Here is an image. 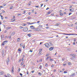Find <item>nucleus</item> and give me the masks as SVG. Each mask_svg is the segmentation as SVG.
I'll return each instance as SVG.
<instances>
[{"instance_id":"50","label":"nucleus","mask_w":77,"mask_h":77,"mask_svg":"<svg viewBox=\"0 0 77 77\" xmlns=\"http://www.w3.org/2000/svg\"><path fill=\"white\" fill-rule=\"evenodd\" d=\"M40 22V21H38L37 22V23H39Z\"/></svg>"},{"instance_id":"10","label":"nucleus","mask_w":77,"mask_h":77,"mask_svg":"<svg viewBox=\"0 0 77 77\" xmlns=\"http://www.w3.org/2000/svg\"><path fill=\"white\" fill-rule=\"evenodd\" d=\"M54 49V47H52L51 48H50L49 49V50L50 51H52Z\"/></svg>"},{"instance_id":"44","label":"nucleus","mask_w":77,"mask_h":77,"mask_svg":"<svg viewBox=\"0 0 77 77\" xmlns=\"http://www.w3.org/2000/svg\"><path fill=\"white\" fill-rule=\"evenodd\" d=\"M72 13H69V16H70V15L71 14H72Z\"/></svg>"},{"instance_id":"59","label":"nucleus","mask_w":77,"mask_h":77,"mask_svg":"<svg viewBox=\"0 0 77 77\" xmlns=\"http://www.w3.org/2000/svg\"><path fill=\"white\" fill-rule=\"evenodd\" d=\"M30 18H30V17H28V19H30Z\"/></svg>"},{"instance_id":"46","label":"nucleus","mask_w":77,"mask_h":77,"mask_svg":"<svg viewBox=\"0 0 77 77\" xmlns=\"http://www.w3.org/2000/svg\"><path fill=\"white\" fill-rule=\"evenodd\" d=\"M33 51L32 50H30L29 51V52H32Z\"/></svg>"},{"instance_id":"62","label":"nucleus","mask_w":77,"mask_h":77,"mask_svg":"<svg viewBox=\"0 0 77 77\" xmlns=\"http://www.w3.org/2000/svg\"><path fill=\"white\" fill-rule=\"evenodd\" d=\"M73 45H75V42H74V43H73Z\"/></svg>"},{"instance_id":"34","label":"nucleus","mask_w":77,"mask_h":77,"mask_svg":"<svg viewBox=\"0 0 77 77\" xmlns=\"http://www.w3.org/2000/svg\"><path fill=\"white\" fill-rule=\"evenodd\" d=\"M0 16L1 17L2 19L3 20V19L4 18L3 16H2L1 15Z\"/></svg>"},{"instance_id":"41","label":"nucleus","mask_w":77,"mask_h":77,"mask_svg":"<svg viewBox=\"0 0 77 77\" xmlns=\"http://www.w3.org/2000/svg\"><path fill=\"white\" fill-rule=\"evenodd\" d=\"M48 66V65L47 64V63H46L45 64V66L46 67H47Z\"/></svg>"},{"instance_id":"39","label":"nucleus","mask_w":77,"mask_h":77,"mask_svg":"<svg viewBox=\"0 0 77 77\" xmlns=\"http://www.w3.org/2000/svg\"><path fill=\"white\" fill-rule=\"evenodd\" d=\"M21 60L22 61H23L24 60V58L22 57Z\"/></svg>"},{"instance_id":"13","label":"nucleus","mask_w":77,"mask_h":77,"mask_svg":"<svg viewBox=\"0 0 77 77\" xmlns=\"http://www.w3.org/2000/svg\"><path fill=\"white\" fill-rule=\"evenodd\" d=\"M1 38L2 39H3V38L4 37V35L3 34H2L1 35Z\"/></svg>"},{"instance_id":"53","label":"nucleus","mask_w":77,"mask_h":77,"mask_svg":"<svg viewBox=\"0 0 77 77\" xmlns=\"http://www.w3.org/2000/svg\"><path fill=\"white\" fill-rule=\"evenodd\" d=\"M31 72H32V73H33V72H34V70L32 71H31Z\"/></svg>"},{"instance_id":"43","label":"nucleus","mask_w":77,"mask_h":77,"mask_svg":"<svg viewBox=\"0 0 77 77\" xmlns=\"http://www.w3.org/2000/svg\"><path fill=\"white\" fill-rule=\"evenodd\" d=\"M5 11H2V13H5Z\"/></svg>"},{"instance_id":"5","label":"nucleus","mask_w":77,"mask_h":77,"mask_svg":"<svg viewBox=\"0 0 77 77\" xmlns=\"http://www.w3.org/2000/svg\"><path fill=\"white\" fill-rule=\"evenodd\" d=\"M7 75L8 76H7L6 75H5V77H11V75L10 74L8 73Z\"/></svg>"},{"instance_id":"6","label":"nucleus","mask_w":77,"mask_h":77,"mask_svg":"<svg viewBox=\"0 0 77 77\" xmlns=\"http://www.w3.org/2000/svg\"><path fill=\"white\" fill-rule=\"evenodd\" d=\"M75 73H72V74L70 75V77H74L75 76Z\"/></svg>"},{"instance_id":"21","label":"nucleus","mask_w":77,"mask_h":77,"mask_svg":"<svg viewBox=\"0 0 77 77\" xmlns=\"http://www.w3.org/2000/svg\"><path fill=\"white\" fill-rule=\"evenodd\" d=\"M11 27H9V26L7 27V30H8V29H11Z\"/></svg>"},{"instance_id":"35","label":"nucleus","mask_w":77,"mask_h":77,"mask_svg":"<svg viewBox=\"0 0 77 77\" xmlns=\"http://www.w3.org/2000/svg\"><path fill=\"white\" fill-rule=\"evenodd\" d=\"M51 13V12L49 11V12H48L47 14H48H48H50Z\"/></svg>"},{"instance_id":"26","label":"nucleus","mask_w":77,"mask_h":77,"mask_svg":"<svg viewBox=\"0 0 77 77\" xmlns=\"http://www.w3.org/2000/svg\"><path fill=\"white\" fill-rule=\"evenodd\" d=\"M23 64H24L23 62H22L21 63V64L20 65L21 66H22L23 65Z\"/></svg>"},{"instance_id":"7","label":"nucleus","mask_w":77,"mask_h":77,"mask_svg":"<svg viewBox=\"0 0 77 77\" xmlns=\"http://www.w3.org/2000/svg\"><path fill=\"white\" fill-rule=\"evenodd\" d=\"M30 28L32 29H35V27L33 26H30Z\"/></svg>"},{"instance_id":"38","label":"nucleus","mask_w":77,"mask_h":77,"mask_svg":"<svg viewBox=\"0 0 77 77\" xmlns=\"http://www.w3.org/2000/svg\"><path fill=\"white\" fill-rule=\"evenodd\" d=\"M67 72H67L66 71H64V74L67 73Z\"/></svg>"},{"instance_id":"57","label":"nucleus","mask_w":77,"mask_h":77,"mask_svg":"<svg viewBox=\"0 0 77 77\" xmlns=\"http://www.w3.org/2000/svg\"><path fill=\"white\" fill-rule=\"evenodd\" d=\"M13 18L14 19L15 18V16H13Z\"/></svg>"},{"instance_id":"60","label":"nucleus","mask_w":77,"mask_h":77,"mask_svg":"<svg viewBox=\"0 0 77 77\" xmlns=\"http://www.w3.org/2000/svg\"><path fill=\"white\" fill-rule=\"evenodd\" d=\"M56 69H54V72H56Z\"/></svg>"},{"instance_id":"27","label":"nucleus","mask_w":77,"mask_h":77,"mask_svg":"<svg viewBox=\"0 0 77 77\" xmlns=\"http://www.w3.org/2000/svg\"><path fill=\"white\" fill-rule=\"evenodd\" d=\"M43 26L42 25H40L38 26V27H42Z\"/></svg>"},{"instance_id":"36","label":"nucleus","mask_w":77,"mask_h":77,"mask_svg":"<svg viewBox=\"0 0 77 77\" xmlns=\"http://www.w3.org/2000/svg\"><path fill=\"white\" fill-rule=\"evenodd\" d=\"M53 60H54V59H50V61H53Z\"/></svg>"},{"instance_id":"61","label":"nucleus","mask_w":77,"mask_h":77,"mask_svg":"<svg viewBox=\"0 0 77 77\" xmlns=\"http://www.w3.org/2000/svg\"><path fill=\"white\" fill-rule=\"evenodd\" d=\"M66 65V64H63V66H65V65Z\"/></svg>"},{"instance_id":"48","label":"nucleus","mask_w":77,"mask_h":77,"mask_svg":"<svg viewBox=\"0 0 77 77\" xmlns=\"http://www.w3.org/2000/svg\"><path fill=\"white\" fill-rule=\"evenodd\" d=\"M7 32V31L6 30H5V32H4V33H6V32Z\"/></svg>"},{"instance_id":"45","label":"nucleus","mask_w":77,"mask_h":77,"mask_svg":"<svg viewBox=\"0 0 77 77\" xmlns=\"http://www.w3.org/2000/svg\"><path fill=\"white\" fill-rule=\"evenodd\" d=\"M26 25H27V24H26V23L23 24V26H26Z\"/></svg>"},{"instance_id":"17","label":"nucleus","mask_w":77,"mask_h":77,"mask_svg":"<svg viewBox=\"0 0 77 77\" xmlns=\"http://www.w3.org/2000/svg\"><path fill=\"white\" fill-rule=\"evenodd\" d=\"M27 35L29 36V37L32 36V35H31V34H27Z\"/></svg>"},{"instance_id":"51","label":"nucleus","mask_w":77,"mask_h":77,"mask_svg":"<svg viewBox=\"0 0 77 77\" xmlns=\"http://www.w3.org/2000/svg\"><path fill=\"white\" fill-rule=\"evenodd\" d=\"M49 8L48 7L47 8H46V10H48V9H49Z\"/></svg>"},{"instance_id":"52","label":"nucleus","mask_w":77,"mask_h":77,"mask_svg":"<svg viewBox=\"0 0 77 77\" xmlns=\"http://www.w3.org/2000/svg\"><path fill=\"white\" fill-rule=\"evenodd\" d=\"M20 75L21 76H22L23 75V74L22 73H20Z\"/></svg>"},{"instance_id":"63","label":"nucleus","mask_w":77,"mask_h":77,"mask_svg":"<svg viewBox=\"0 0 77 77\" xmlns=\"http://www.w3.org/2000/svg\"><path fill=\"white\" fill-rule=\"evenodd\" d=\"M54 14H51V15H54Z\"/></svg>"},{"instance_id":"47","label":"nucleus","mask_w":77,"mask_h":77,"mask_svg":"<svg viewBox=\"0 0 77 77\" xmlns=\"http://www.w3.org/2000/svg\"><path fill=\"white\" fill-rule=\"evenodd\" d=\"M71 55L72 56H75V54H71Z\"/></svg>"},{"instance_id":"11","label":"nucleus","mask_w":77,"mask_h":77,"mask_svg":"<svg viewBox=\"0 0 77 77\" xmlns=\"http://www.w3.org/2000/svg\"><path fill=\"white\" fill-rule=\"evenodd\" d=\"M14 66H13L12 67V69L11 70V73H13L14 72Z\"/></svg>"},{"instance_id":"18","label":"nucleus","mask_w":77,"mask_h":77,"mask_svg":"<svg viewBox=\"0 0 77 77\" xmlns=\"http://www.w3.org/2000/svg\"><path fill=\"white\" fill-rule=\"evenodd\" d=\"M14 8L13 6H11L10 7V9H13Z\"/></svg>"},{"instance_id":"16","label":"nucleus","mask_w":77,"mask_h":77,"mask_svg":"<svg viewBox=\"0 0 77 77\" xmlns=\"http://www.w3.org/2000/svg\"><path fill=\"white\" fill-rule=\"evenodd\" d=\"M4 74V72H2L0 73V75H2Z\"/></svg>"},{"instance_id":"22","label":"nucleus","mask_w":77,"mask_h":77,"mask_svg":"<svg viewBox=\"0 0 77 77\" xmlns=\"http://www.w3.org/2000/svg\"><path fill=\"white\" fill-rule=\"evenodd\" d=\"M18 51L19 52H21V48H19V49H18Z\"/></svg>"},{"instance_id":"1","label":"nucleus","mask_w":77,"mask_h":77,"mask_svg":"<svg viewBox=\"0 0 77 77\" xmlns=\"http://www.w3.org/2000/svg\"><path fill=\"white\" fill-rule=\"evenodd\" d=\"M8 42V41L7 40H5L4 42H3L2 45H5V44H6V43H7Z\"/></svg>"},{"instance_id":"3","label":"nucleus","mask_w":77,"mask_h":77,"mask_svg":"<svg viewBox=\"0 0 77 77\" xmlns=\"http://www.w3.org/2000/svg\"><path fill=\"white\" fill-rule=\"evenodd\" d=\"M28 29L27 28H24L23 31L24 32H26L28 31Z\"/></svg>"},{"instance_id":"31","label":"nucleus","mask_w":77,"mask_h":77,"mask_svg":"<svg viewBox=\"0 0 77 77\" xmlns=\"http://www.w3.org/2000/svg\"><path fill=\"white\" fill-rule=\"evenodd\" d=\"M19 28L20 29H23V28H24V27L23 26H20Z\"/></svg>"},{"instance_id":"4","label":"nucleus","mask_w":77,"mask_h":77,"mask_svg":"<svg viewBox=\"0 0 77 77\" xmlns=\"http://www.w3.org/2000/svg\"><path fill=\"white\" fill-rule=\"evenodd\" d=\"M34 30H35V31H39L40 30H42V29L40 28H39L36 29L35 28V29H34Z\"/></svg>"},{"instance_id":"29","label":"nucleus","mask_w":77,"mask_h":77,"mask_svg":"<svg viewBox=\"0 0 77 77\" xmlns=\"http://www.w3.org/2000/svg\"><path fill=\"white\" fill-rule=\"evenodd\" d=\"M50 55V54H46V57H48Z\"/></svg>"},{"instance_id":"30","label":"nucleus","mask_w":77,"mask_h":77,"mask_svg":"<svg viewBox=\"0 0 77 77\" xmlns=\"http://www.w3.org/2000/svg\"><path fill=\"white\" fill-rule=\"evenodd\" d=\"M22 15V14H21V13L18 14H17V16H21Z\"/></svg>"},{"instance_id":"54","label":"nucleus","mask_w":77,"mask_h":77,"mask_svg":"<svg viewBox=\"0 0 77 77\" xmlns=\"http://www.w3.org/2000/svg\"><path fill=\"white\" fill-rule=\"evenodd\" d=\"M72 6H70V7H69V8H72Z\"/></svg>"},{"instance_id":"19","label":"nucleus","mask_w":77,"mask_h":77,"mask_svg":"<svg viewBox=\"0 0 77 77\" xmlns=\"http://www.w3.org/2000/svg\"><path fill=\"white\" fill-rule=\"evenodd\" d=\"M20 40V38H18L17 39V42H19Z\"/></svg>"},{"instance_id":"23","label":"nucleus","mask_w":77,"mask_h":77,"mask_svg":"<svg viewBox=\"0 0 77 77\" xmlns=\"http://www.w3.org/2000/svg\"><path fill=\"white\" fill-rule=\"evenodd\" d=\"M42 67V66L41 65H40V67H39V69H41Z\"/></svg>"},{"instance_id":"9","label":"nucleus","mask_w":77,"mask_h":77,"mask_svg":"<svg viewBox=\"0 0 77 77\" xmlns=\"http://www.w3.org/2000/svg\"><path fill=\"white\" fill-rule=\"evenodd\" d=\"M69 10L72 12L74 11V9L73 8H72L71 9H69Z\"/></svg>"},{"instance_id":"33","label":"nucleus","mask_w":77,"mask_h":77,"mask_svg":"<svg viewBox=\"0 0 77 77\" xmlns=\"http://www.w3.org/2000/svg\"><path fill=\"white\" fill-rule=\"evenodd\" d=\"M74 59V57H72L71 58V60H73Z\"/></svg>"},{"instance_id":"2","label":"nucleus","mask_w":77,"mask_h":77,"mask_svg":"<svg viewBox=\"0 0 77 77\" xmlns=\"http://www.w3.org/2000/svg\"><path fill=\"white\" fill-rule=\"evenodd\" d=\"M45 47L47 48H49V45L48 43H46L45 44Z\"/></svg>"},{"instance_id":"56","label":"nucleus","mask_w":77,"mask_h":77,"mask_svg":"<svg viewBox=\"0 0 77 77\" xmlns=\"http://www.w3.org/2000/svg\"><path fill=\"white\" fill-rule=\"evenodd\" d=\"M18 71L19 72H20V68H19V69H18Z\"/></svg>"},{"instance_id":"64","label":"nucleus","mask_w":77,"mask_h":77,"mask_svg":"<svg viewBox=\"0 0 77 77\" xmlns=\"http://www.w3.org/2000/svg\"><path fill=\"white\" fill-rule=\"evenodd\" d=\"M35 7H36V8H38V7H39V6H35Z\"/></svg>"},{"instance_id":"55","label":"nucleus","mask_w":77,"mask_h":77,"mask_svg":"<svg viewBox=\"0 0 77 77\" xmlns=\"http://www.w3.org/2000/svg\"><path fill=\"white\" fill-rule=\"evenodd\" d=\"M54 65H52V66H51V67H52H52H54Z\"/></svg>"},{"instance_id":"14","label":"nucleus","mask_w":77,"mask_h":77,"mask_svg":"<svg viewBox=\"0 0 77 77\" xmlns=\"http://www.w3.org/2000/svg\"><path fill=\"white\" fill-rule=\"evenodd\" d=\"M36 23V22H34L32 23H29V24L32 25V24H35Z\"/></svg>"},{"instance_id":"8","label":"nucleus","mask_w":77,"mask_h":77,"mask_svg":"<svg viewBox=\"0 0 77 77\" xmlns=\"http://www.w3.org/2000/svg\"><path fill=\"white\" fill-rule=\"evenodd\" d=\"M63 35H73L74 34H65L64 33L63 34Z\"/></svg>"},{"instance_id":"20","label":"nucleus","mask_w":77,"mask_h":77,"mask_svg":"<svg viewBox=\"0 0 77 77\" xmlns=\"http://www.w3.org/2000/svg\"><path fill=\"white\" fill-rule=\"evenodd\" d=\"M42 48H41L39 50V52H42Z\"/></svg>"},{"instance_id":"42","label":"nucleus","mask_w":77,"mask_h":77,"mask_svg":"<svg viewBox=\"0 0 77 77\" xmlns=\"http://www.w3.org/2000/svg\"><path fill=\"white\" fill-rule=\"evenodd\" d=\"M23 14H25V13H26V11H23Z\"/></svg>"},{"instance_id":"58","label":"nucleus","mask_w":77,"mask_h":77,"mask_svg":"<svg viewBox=\"0 0 77 77\" xmlns=\"http://www.w3.org/2000/svg\"><path fill=\"white\" fill-rule=\"evenodd\" d=\"M8 38V36H5V39H6V38Z\"/></svg>"},{"instance_id":"40","label":"nucleus","mask_w":77,"mask_h":77,"mask_svg":"<svg viewBox=\"0 0 77 77\" xmlns=\"http://www.w3.org/2000/svg\"><path fill=\"white\" fill-rule=\"evenodd\" d=\"M43 5V4H41V7L42 8V6Z\"/></svg>"},{"instance_id":"32","label":"nucleus","mask_w":77,"mask_h":77,"mask_svg":"<svg viewBox=\"0 0 77 77\" xmlns=\"http://www.w3.org/2000/svg\"><path fill=\"white\" fill-rule=\"evenodd\" d=\"M10 60H8V61L7 62V64L8 65V63H9V62L10 61Z\"/></svg>"},{"instance_id":"24","label":"nucleus","mask_w":77,"mask_h":77,"mask_svg":"<svg viewBox=\"0 0 77 77\" xmlns=\"http://www.w3.org/2000/svg\"><path fill=\"white\" fill-rule=\"evenodd\" d=\"M42 53V52H39L38 54L39 55H40Z\"/></svg>"},{"instance_id":"15","label":"nucleus","mask_w":77,"mask_h":77,"mask_svg":"<svg viewBox=\"0 0 77 77\" xmlns=\"http://www.w3.org/2000/svg\"><path fill=\"white\" fill-rule=\"evenodd\" d=\"M51 58V57L50 56V57H47V58H46V60H48V59H49V58Z\"/></svg>"},{"instance_id":"25","label":"nucleus","mask_w":77,"mask_h":77,"mask_svg":"<svg viewBox=\"0 0 77 77\" xmlns=\"http://www.w3.org/2000/svg\"><path fill=\"white\" fill-rule=\"evenodd\" d=\"M22 47H23V48L24 49H25V45H23V46H22Z\"/></svg>"},{"instance_id":"49","label":"nucleus","mask_w":77,"mask_h":77,"mask_svg":"<svg viewBox=\"0 0 77 77\" xmlns=\"http://www.w3.org/2000/svg\"><path fill=\"white\" fill-rule=\"evenodd\" d=\"M71 63H69L68 65H71Z\"/></svg>"},{"instance_id":"37","label":"nucleus","mask_w":77,"mask_h":77,"mask_svg":"<svg viewBox=\"0 0 77 77\" xmlns=\"http://www.w3.org/2000/svg\"><path fill=\"white\" fill-rule=\"evenodd\" d=\"M60 15L62 16L63 15V13H60Z\"/></svg>"},{"instance_id":"12","label":"nucleus","mask_w":77,"mask_h":77,"mask_svg":"<svg viewBox=\"0 0 77 77\" xmlns=\"http://www.w3.org/2000/svg\"><path fill=\"white\" fill-rule=\"evenodd\" d=\"M15 19H13L11 20L12 21V22H14L15 21Z\"/></svg>"},{"instance_id":"28","label":"nucleus","mask_w":77,"mask_h":77,"mask_svg":"<svg viewBox=\"0 0 77 77\" xmlns=\"http://www.w3.org/2000/svg\"><path fill=\"white\" fill-rule=\"evenodd\" d=\"M38 74L39 75H42V74L41 72H38Z\"/></svg>"}]
</instances>
